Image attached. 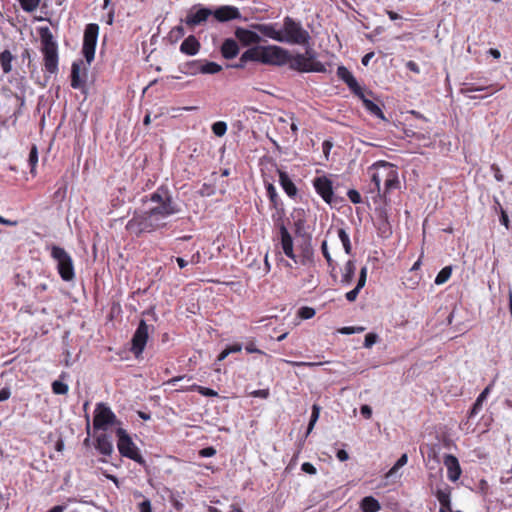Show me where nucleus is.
Masks as SVG:
<instances>
[{"mask_svg":"<svg viewBox=\"0 0 512 512\" xmlns=\"http://www.w3.org/2000/svg\"><path fill=\"white\" fill-rule=\"evenodd\" d=\"M371 173V184L370 191L377 192L380 195L381 183H384L383 198H387V195L394 190L400 188V181L398 172L394 165L387 162H380L370 169Z\"/></svg>","mask_w":512,"mask_h":512,"instance_id":"obj_1","label":"nucleus"},{"mask_svg":"<svg viewBox=\"0 0 512 512\" xmlns=\"http://www.w3.org/2000/svg\"><path fill=\"white\" fill-rule=\"evenodd\" d=\"M167 223L160 220L151 210L135 211L133 217L127 222L126 230L139 237L145 233H152L166 227Z\"/></svg>","mask_w":512,"mask_h":512,"instance_id":"obj_2","label":"nucleus"},{"mask_svg":"<svg viewBox=\"0 0 512 512\" xmlns=\"http://www.w3.org/2000/svg\"><path fill=\"white\" fill-rule=\"evenodd\" d=\"M44 70L53 75L59 71L58 45L48 27L39 29Z\"/></svg>","mask_w":512,"mask_h":512,"instance_id":"obj_3","label":"nucleus"},{"mask_svg":"<svg viewBox=\"0 0 512 512\" xmlns=\"http://www.w3.org/2000/svg\"><path fill=\"white\" fill-rule=\"evenodd\" d=\"M149 201L155 204L153 207L149 208V210H151L162 221L169 216L179 213L180 211L168 190L163 187H160L153 192L149 196Z\"/></svg>","mask_w":512,"mask_h":512,"instance_id":"obj_4","label":"nucleus"},{"mask_svg":"<svg viewBox=\"0 0 512 512\" xmlns=\"http://www.w3.org/2000/svg\"><path fill=\"white\" fill-rule=\"evenodd\" d=\"M282 39L283 42L308 46L310 44L311 36L307 30H305L299 21H296L290 16H286L283 19L282 28Z\"/></svg>","mask_w":512,"mask_h":512,"instance_id":"obj_5","label":"nucleus"},{"mask_svg":"<svg viewBox=\"0 0 512 512\" xmlns=\"http://www.w3.org/2000/svg\"><path fill=\"white\" fill-rule=\"evenodd\" d=\"M117 436V448L121 456L126 457L135 461L136 463L144 466L146 464L145 459L139 452L138 447L133 442L127 431L121 427L116 430Z\"/></svg>","mask_w":512,"mask_h":512,"instance_id":"obj_6","label":"nucleus"},{"mask_svg":"<svg viewBox=\"0 0 512 512\" xmlns=\"http://www.w3.org/2000/svg\"><path fill=\"white\" fill-rule=\"evenodd\" d=\"M51 257L57 262V271L63 281L70 282L75 278L72 257L62 247L52 245Z\"/></svg>","mask_w":512,"mask_h":512,"instance_id":"obj_7","label":"nucleus"},{"mask_svg":"<svg viewBox=\"0 0 512 512\" xmlns=\"http://www.w3.org/2000/svg\"><path fill=\"white\" fill-rule=\"evenodd\" d=\"M99 29V25L96 23H89L84 29L82 54L87 62V66H90L95 58Z\"/></svg>","mask_w":512,"mask_h":512,"instance_id":"obj_8","label":"nucleus"},{"mask_svg":"<svg viewBox=\"0 0 512 512\" xmlns=\"http://www.w3.org/2000/svg\"><path fill=\"white\" fill-rule=\"evenodd\" d=\"M287 64H289L290 69L301 73L325 71L324 65L316 61L313 55L296 54L293 56L290 54Z\"/></svg>","mask_w":512,"mask_h":512,"instance_id":"obj_9","label":"nucleus"},{"mask_svg":"<svg viewBox=\"0 0 512 512\" xmlns=\"http://www.w3.org/2000/svg\"><path fill=\"white\" fill-rule=\"evenodd\" d=\"M115 413L103 402L97 403L94 410L93 427L95 430L106 431L110 426L119 424Z\"/></svg>","mask_w":512,"mask_h":512,"instance_id":"obj_10","label":"nucleus"},{"mask_svg":"<svg viewBox=\"0 0 512 512\" xmlns=\"http://www.w3.org/2000/svg\"><path fill=\"white\" fill-rule=\"evenodd\" d=\"M290 59V52L277 45L264 46L263 64L271 66H284Z\"/></svg>","mask_w":512,"mask_h":512,"instance_id":"obj_11","label":"nucleus"},{"mask_svg":"<svg viewBox=\"0 0 512 512\" xmlns=\"http://www.w3.org/2000/svg\"><path fill=\"white\" fill-rule=\"evenodd\" d=\"M149 337V327L144 320H140L138 327L131 340L130 351L136 358H139L147 344Z\"/></svg>","mask_w":512,"mask_h":512,"instance_id":"obj_12","label":"nucleus"},{"mask_svg":"<svg viewBox=\"0 0 512 512\" xmlns=\"http://www.w3.org/2000/svg\"><path fill=\"white\" fill-rule=\"evenodd\" d=\"M88 67L84 65L82 60L74 61L71 66V87L73 89L82 90L86 86Z\"/></svg>","mask_w":512,"mask_h":512,"instance_id":"obj_13","label":"nucleus"},{"mask_svg":"<svg viewBox=\"0 0 512 512\" xmlns=\"http://www.w3.org/2000/svg\"><path fill=\"white\" fill-rule=\"evenodd\" d=\"M212 15V10L200 5L194 6L187 14L185 18V24L193 28L206 22L207 19Z\"/></svg>","mask_w":512,"mask_h":512,"instance_id":"obj_14","label":"nucleus"},{"mask_svg":"<svg viewBox=\"0 0 512 512\" xmlns=\"http://www.w3.org/2000/svg\"><path fill=\"white\" fill-rule=\"evenodd\" d=\"M313 186L317 194L327 203L331 204L333 201V186L332 181L326 176L316 177L313 180Z\"/></svg>","mask_w":512,"mask_h":512,"instance_id":"obj_15","label":"nucleus"},{"mask_svg":"<svg viewBox=\"0 0 512 512\" xmlns=\"http://www.w3.org/2000/svg\"><path fill=\"white\" fill-rule=\"evenodd\" d=\"M337 76L345 82L351 92L357 97H362V87L358 84L353 74L345 67L339 66L337 68Z\"/></svg>","mask_w":512,"mask_h":512,"instance_id":"obj_16","label":"nucleus"},{"mask_svg":"<svg viewBox=\"0 0 512 512\" xmlns=\"http://www.w3.org/2000/svg\"><path fill=\"white\" fill-rule=\"evenodd\" d=\"M212 15L218 22H227L230 20L241 19V13L239 9L230 5L218 7L212 11Z\"/></svg>","mask_w":512,"mask_h":512,"instance_id":"obj_17","label":"nucleus"},{"mask_svg":"<svg viewBox=\"0 0 512 512\" xmlns=\"http://www.w3.org/2000/svg\"><path fill=\"white\" fill-rule=\"evenodd\" d=\"M266 192L267 197L269 198V201L271 203L272 208L276 210V213L273 214V219L280 220L284 216V208H283V202L280 199L275 186L272 183L266 184Z\"/></svg>","mask_w":512,"mask_h":512,"instance_id":"obj_18","label":"nucleus"},{"mask_svg":"<svg viewBox=\"0 0 512 512\" xmlns=\"http://www.w3.org/2000/svg\"><path fill=\"white\" fill-rule=\"evenodd\" d=\"M447 468V476L450 481H457L462 473L458 459L452 454H446L443 459Z\"/></svg>","mask_w":512,"mask_h":512,"instance_id":"obj_19","label":"nucleus"},{"mask_svg":"<svg viewBox=\"0 0 512 512\" xmlns=\"http://www.w3.org/2000/svg\"><path fill=\"white\" fill-rule=\"evenodd\" d=\"M503 86L498 84H482L477 85L475 83H464V86L461 88L460 92L463 95H467L468 93L477 92V91H487L486 96L493 95L494 93L500 91Z\"/></svg>","mask_w":512,"mask_h":512,"instance_id":"obj_20","label":"nucleus"},{"mask_svg":"<svg viewBox=\"0 0 512 512\" xmlns=\"http://www.w3.org/2000/svg\"><path fill=\"white\" fill-rule=\"evenodd\" d=\"M280 238H281V247L284 252V254L292 259L294 262H297L296 260V254L293 250V239L290 235L288 229L285 227L284 224H281L280 226Z\"/></svg>","mask_w":512,"mask_h":512,"instance_id":"obj_21","label":"nucleus"},{"mask_svg":"<svg viewBox=\"0 0 512 512\" xmlns=\"http://www.w3.org/2000/svg\"><path fill=\"white\" fill-rule=\"evenodd\" d=\"M275 23L255 24L252 27L262 35L278 42H283L282 31L276 28Z\"/></svg>","mask_w":512,"mask_h":512,"instance_id":"obj_22","label":"nucleus"},{"mask_svg":"<svg viewBox=\"0 0 512 512\" xmlns=\"http://www.w3.org/2000/svg\"><path fill=\"white\" fill-rule=\"evenodd\" d=\"M235 37L244 45L249 46L252 44H258L261 41V37L254 31L238 27L235 30Z\"/></svg>","mask_w":512,"mask_h":512,"instance_id":"obj_23","label":"nucleus"},{"mask_svg":"<svg viewBox=\"0 0 512 512\" xmlns=\"http://www.w3.org/2000/svg\"><path fill=\"white\" fill-rule=\"evenodd\" d=\"M279 175V183L284 190V192L287 194L288 197L294 199L297 196L298 189L294 182L291 180L289 175L282 170H278Z\"/></svg>","mask_w":512,"mask_h":512,"instance_id":"obj_24","label":"nucleus"},{"mask_svg":"<svg viewBox=\"0 0 512 512\" xmlns=\"http://www.w3.org/2000/svg\"><path fill=\"white\" fill-rule=\"evenodd\" d=\"M95 448L104 456H110L113 452V444L106 434H100L96 437Z\"/></svg>","mask_w":512,"mask_h":512,"instance_id":"obj_25","label":"nucleus"},{"mask_svg":"<svg viewBox=\"0 0 512 512\" xmlns=\"http://www.w3.org/2000/svg\"><path fill=\"white\" fill-rule=\"evenodd\" d=\"M367 271L368 270L366 266L361 268L356 287L346 293L345 297L349 302H354L357 299L361 289L365 286L367 280Z\"/></svg>","mask_w":512,"mask_h":512,"instance_id":"obj_26","label":"nucleus"},{"mask_svg":"<svg viewBox=\"0 0 512 512\" xmlns=\"http://www.w3.org/2000/svg\"><path fill=\"white\" fill-rule=\"evenodd\" d=\"M200 50V42L193 35L188 36L180 45V51L186 55H196Z\"/></svg>","mask_w":512,"mask_h":512,"instance_id":"obj_27","label":"nucleus"},{"mask_svg":"<svg viewBox=\"0 0 512 512\" xmlns=\"http://www.w3.org/2000/svg\"><path fill=\"white\" fill-rule=\"evenodd\" d=\"M239 53V46L237 44V41L228 38L225 39L221 46V54L225 59H233L236 57Z\"/></svg>","mask_w":512,"mask_h":512,"instance_id":"obj_28","label":"nucleus"},{"mask_svg":"<svg viewBox=\"0 0 512 512\" xmlns=\"http://www.w3.org/2000/svg\"><path fill=\"white\" fill-rule=\"evenodd\" d=\"M296 263L303 266H310L314 264V250L310 244H307L301 248V251L296 255Z\"/></svg>","mask_w":512,"mask_h":512,"instance_id":"obj_29","label":"nucleus"},{"mask_svg":"<svg viewBox=\"0 0 512 512\" xmlns=\"http://www.w3.org/2000/svg\"><path fill=\"white\" fill-rule=\"evenodd\" d=\"M263 51H264V46L257 45V46L251 47V48L247 49L242 54V61L243 62L254 61V62H259V63L263 64Z\"/></svg>","mask_w":512,"mask_h":512,"instance_id":"obj_30","label":"nucleus"},{"mask_svg":"<svg viewBox=\"0 0 512 512\" xmlns=\"http://www.w3.org/2000/svg\"><path fill=\"white\" fill-rule=\"evenodd\" d=\"M359 98L362 100L364 107L371 115H373L383 121H388L387 118L385 117L383 111L381 110V108L377 104H375L373 101L367 99L365 97L363 91H362V97H359Z\"/></svg>","mask_w":512,"mask_h":512,"instance_id":"obj_31","label":"nucleus"},{"mask_svg":"<svg viewBox=\"0 0 512 512\" xmlns=\"http://www.w3.org/2000/svg\"><path fill=\"white\" fill-rule=\"evenodd\" d=\"M493 384H489L477 397L475 403L473 404L470 412H469V418L474 417L479 413V411L482 409L483 402L487 399Z\"/></svg>","mask_w":512,"mask_h":512,"instance_id":"obj_32","label":"nucleus"},{"mask_svg":"<svg viewBox=\"0 0 512 512\" xmlns=\"http://www.w3.org/2000/svg\"><path fill=\"white\" fill-rule=\"evenodd\" d=\"M356 266L354 261L348 260L344 265V271L341 277V284L344 286L350 285L354 279Z\"/></svg>","mask_w":512,"mask_h":512,"instance_id":"obj_33","label":"nucleus"},{"mask_svg":"<svg viewBox=\"0 0 512 512\" xmlns=\"http://www.w3.org/2000/svg\"><path fill=\"white\" fill-rule=\"evenodd\" d=\"M362 512H378L381 510L379 501L373 496H366L360 502Z\"/></svg>","mask_w":512,"mask_h":512,"instance_id":"obj_34","label":"nucleus"},{"mask_svg":"<svg viewBox=\"0 0 512 512\" xmlns=\"http://www.w3.org/2000/svg\"><path fill=\"white\" fill-rule=\"evenodd\" d=\"M198 64V71L202 74H216L222 70V67L216 62L205 61L204 63L195 62Z\"/></svg>","mask_w":512,"mask_h":512,"instance_id":"obj_35","label":"nucleus"},{"mask_svg":"<svg viewBox=\"0 0 512 512\" xmlns=\"http://www.w3.org/2000/svg\"><path fill=\"white\" fill-rule=\"evenodd\" d=\"M14 59V56L9 50H4L0 53V65L2 68V71L5 74H8L12 71V61Z\"/></svg>","mask_w":512,"mask_h":512,"instance_id":"obj_36","label":"nucleus"},{"mask_svg":"<svg viewBox=\"0 0 512 512\" xmlns=\"http://www.w3.org/2000/svg\"><path fill=\"white\" fill-rule=\"evenodd\" d=\"M451 275H452V266H445L438 272L434 282L436 285H442L450 279Z\"/></svg>","mask_w":512,"mask_h":512,"instance_id":"obj_37","label":"nucleus"},{"mask_svg":"<svg viewBox=\"0 0 512 512\" xmlns=\"http://www.w3.org/2000/svg\"><path fill=\"white\" fill-rule=\"evenodd\" d=\"M338 237H339L340 241L342 242V245H343V248H344L346 254H350L352 251L350 238H349V235L347 234V232L343 228L338 229Z\"/></svg>","mask_w":512,"mask_h":512,"instance_id":"obj_38","label":"nucleus"},{"mask_svg":"<svg viewBox=\"0 0 512 512\" xmlns=\"http://www.w3.org/2000/svg\"><path fill=\"white\" fill-rule=\"evenodd\" d=\"M28 163L31 167L30 172L34 174V171L36 169L37 163H38V149L37 146L34 144L32 145L29 153Z\"/></svg>","mask_w":512,"mask_h":512,"instance_id":"obj_39","label":"nucleus"},{"mask_svg":"<svg viewBox=\"0 0 512 512\" xmlns=\"http://www.w3.org/2000/svg\"><path fill=\"white\" fill-rule=\"evenodd\" d=\"M18 2L21 8L28 13L35 11L40 4V0H19Z\"/></svg>","mask_w":512,"mask_h":512,"instance_id":"obj_40","label":"nucleus"},{"mask_svg":"<svg viewBox=\"0 0 512 512\" xmlns=\"http://www.w3.org/2000/svg\"><path fill=\"white\" fill-rule=\"evenodd\" d=\"M69 387L67 384L60 380H55L52 383V391L56 395H65L68 393Z\"/></svg>","mask_w":512,"mask_h":512,"instance_id":"obj_41","label":"nucleus"},{"mask_svg":"<svg viewBox=\"0 0 512 512\" xmlns=\"http://www.w3.org/2000/svg\"><path fill=\"white\" fill-rule=\"evenodd\" d=\"M211 129L216 136L222 137L227 132V124L224 121H217L212 124Z\"/></svg>","mask_w":512,"mask_h":512,"instance_id":"obj_42","label":"nucleus"},{"mask_svg":"<svg viewBox=\"0 0 512 512\" xmlns=\"http://www.w3.org/2000/svg\"><path fill=\"white\" fill-rule=\"evenodd\" d=\"M191 390L197 391L199 394L206 396V397L218 396V393L215 390H213L211 388L203 387V386H200L197 384L192 385Z\"/></svg>","mask_w":512,"mask_h":512,"instance_id":"obj_43","label":"nucleus"},{"mask_svg":"<svg viewBox=\"0 0 512 512\" xmlns=\"http://www.w3.org/2000/svg\"><path fill=\"white\" fill-rule=\"evenodd\" d=\"M436 498L441 506H445L450 502V491L448 489H438L436 491Z\"/></svg>","mask_w":512,"mask_h":512,"instance_id":"obj_44","label":"nucleus"},{"mask_svg":"<svg viewBox=\"0 0 512 512\" xmlns=\"http://www.w3.org/2000/svg\"><path fill=\"white\" fill-rule=\"evenodd\" d=\"M315 313L316 311L314 308L303 306L298 310L297 315L299 318L307 320L313 318L315 316Z\"/></svg>","mask_w":512,"mask_h":512,"instance_id":"obj_45","label":"nucleus"},{"mask_svg":"<svg viewBox=\"0 0 512 512\" xmlns=\"http://www.w3.org/2000/svg\"><path fill=\"white\" fill-rule=\"evenodd\" d=\"M408 462V456L407 454H402L401 457L396 461L394 466L389 470L387 473V476H392L395 474L401 467L406 465Z\"/></svg>","mask_w":512,"mask_h":512,"instance_id":"obj_46","label":"nucleus"},{"mask_svg":"<svg viewBox=\"0 0 512 512\" xmlns=\"http://www.w3.org/2000/svg\"><path fill=\"white\" fill-rule=\"evenodd\" d=\"M319 413H320L319 406L313 405L312 413H311V418H310V421H309V424H308V428H307V434H309L313 430L314 425H315L316 421L319 418Z\"/></svg>","mask_w":512,"mask_h":512,"instance_id":"obj_47","label":"nucleus"},{"mask_svg":"<svg viewBox=\"0 0 512 512\" xmlns=\"http://www.w3.org/2000/svg\"><path fill=\"white\" fill-rule=\"evenodd\" d=\"M169 501L176 511L181 512L184 509V504L175 493L171 492L169 495Z\"/></svg>","mask_w":512,"mask_h":512,"instance_id":"obj_48","label":"nucleus"},{"mask_svg":"<svg viewBox=\"0 0 512 512\" xmlns=\"http://www.w3.org/2000/svg\"><path fill=\"white\" fill-rule=\"evenodd\" d=\"M496 204L499 207L500 210V222L502 225L505 226L506 229L510 228V221L507 212L502 208L499 201L496 200Z\"/></svg>","mask_w":512,"mask_h":512,"instance_id":"obj_49","label":"nucleus"},{"mask_svg":"<svg viewBox=\"0 0 512 512\" xmlns=\"http://www.w3.org/2000/svg\"><path fill=\"white\" fill-rule=\"evenodd\" d=\"M321 251H322L324 258L327 261L328 266L333 267V259L329 253L327 241H325V240L321 244Z\"/></svg>","mask_w":512,"mask_h":512,"instance_id":"obj_50","label":"nucleus"},{"mask_svg":"<svg viewBox=\"0 0 512 512\" xmlns=\"http://www.w3.org/2000/svg\"><path fill=\"white\" fill-rule=\"evenodd\" d=\"M286 362L295 367H315V366H319V365L323 364V362H303V361H288V360H286Z\"/></svg>","mask_w":512,"mask_h":512,"instance_id":"obj_51","label":"nucleus"},{"mask_svg":"<svg viewBox=\"0 0 512 512\" xmlns=\"http://www.w3.org/2000/svg\"><path fill=\"white\" fill-rule=\"evenodd\" d=\"M347 196L353 204H359L362 202L360 193L355 189L348 190Z\"/></svg>","mask_w":512,"mask_h":512,"instance_id":"obj_52","label":"nucleus"},{"mask_svg":"<svg viewBox=\"0 0 512 512\" xmlns=\"http://www.w3.org/2000/svg\"><path fill=\"white\" fill-rule=\"evenodd\" d=\"M490 168L494 174V178L496 179V181H498V182L504 181V175L502 174L501 169L498 164L493 163Z\"/></svg>","mask_w":512,"mask_h":512,"instance_id":"obj_53","label":"nucleus"},{"mask_svg":"<svg viewBox=\"0 0 512 512\" xmlns=\"http://www.w3.org/2000/svg\"><path fill=\"white\" fill-rule=\"evenodd\" d=\"M376 341H377V335L374 333H368L365 335L364 347L370 348L376 343Z\"/></svg>","mask_w":512,"mask_h":512,"instance_id":"obj_54","label":"nucleus"},{"mask_svg":"<svg viewBox=\"0 0 512 512\" xmlns=\"http://www.w3.org/2000/svg\"><path fill=\"white\" fill-rule=\"evenodd\" d=\"M139 512H152V506L149 499L145 498L141 503L138 505Z\"/></svg>","mask_w":512,"mask_h":512,"instance_id":"obj_55","label":"nucleus"},{"mask_svg":"<svg viewBox=\"0 0 512 512\" xmlns=\"http://www.w3.org/2000/svg\"><path fill=\"white\" fill-rule=\"evenodd\" d=\"M269 390L268 389H259V390H254L250 393V396L252 397H255V398H263V399H266L269 397Z\"/></svg>","mask_w":512,"mask_h":512,"instance_id":"obj_56","label":"nucleus"},{"mask_svg":"<svg viewBox=\"0 0 512 512\" xmlns=\"http://www.w3.org/2000/svg\"><path fill=\"white\" fill-rule=\"evenodd\" d=\"M301 469L303 472L310 474V475H314L317 472L315 466L313 464H311L310 462H304L301 466Z\"/></svg>","mask_w":512,"mask_h":512,"instance_id":"obj_57","label":"nucleus"},{"mask_svg":"<svg viewBox=\"0 0 512 512\" xmlns=\"http://www.w3.org/2000/svg\"><path fill=\"white\" fill-rule=\"evenodd\" d=\"M216 454V450L214 447H206L199 451V455L201 457H212Z\"/></svg>","mask_w":512,"mask_h":512,"instance_id":"obj_58","label":"nucleus"},{"mask_svg":"<svg viewBox=\"0 0 512 512\" xmlns=\"http://www.w3.org/2000/svg\"><path fill=\"white\" fill-rule=\"evenodd\" d=\"M360 413L365 419H370L372 417V409L369 405H362Z\"/></svg>","mask_w":512,"mask_h":512,"instance_id":"obj_59","label":"nucleus"},{"mask_svg":"<svg viewBox=\"0 0 512 512\" xmlns=\"http://www.w3.org/2000/svg\"><path fill=\"white\" fill-rule=\"evenodd\" d=\"M245 350L247 353H259V354H264V352L260 349H258L256 346H255V343L253 341L249 342L246 344L245 346Z\"/></svg>","mask_w":512,"mask_h":512,"instance_id":"obj_60","label":"nucleus"},{"mask_svg":"<svg viewBox=\"0 0 512 512\" xmlns=\"http://www.w3.org/2000/svg\"><path fill=\"white\" fill-rule=\"evenodd\" d=\"M406 68L415 74L420 73V67L415 61L409 60L406 62Z\"/></svg>","mask_w":512,"mask_h":512,"instance_id":"obj_61","label":"nucleus"},{"mask_svg":"<svg viewBox=\"0 0 512 512\" xmlns=\"http://www.w3.org/2000/svg\"><path fill=\"white\" fill-rule=\"evenodd\" d=\"M336 457L339 461L344 462L349 459V454L344 449H340L337 451Z\"/></svg>","mask_w":512,"mask_h":512,"instance_id":"obj_62","label":"nucleus"},{"mask_svg":"<svg viewBox=\"0 0 512 512\" xmlns=\"http://www.w3.org/2000/svg\"><path fill=\"white\" fill-rule=\"evenodd\" d=\"M11 396V392L9 388H2L0 390V402L8 400Z\"/></svg>","mask_w":512,"mask_h":512,"instance_id":"obj_63","label":"nucleus"},{"mask_svg":"<svg viewBox=\"0 0 512 512\" xmlns=\"http://www.w3.org/2000/svg\"><path fill=\"white\" fill-rule=\"evenodd\" d=\"M229 351V353H237V352H240L242 350V345L241 344H233V345H230V346H227L226 347Z\"/></svg>","mask_w":512,"mask_h":512,"instance_id":"obj_64","label":"nucleus"}]
</instances>
